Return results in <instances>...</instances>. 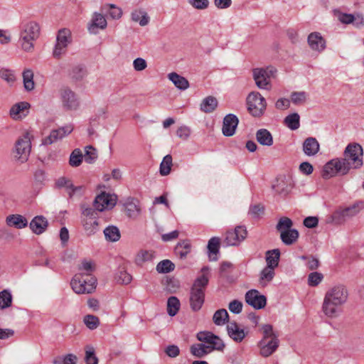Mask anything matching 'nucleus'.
<instances>
[{
	"label": "nucleus",
	"instance_id": "obj_52",
	"mask_svg": "<svg viewBox=\"0 0 364 364\" xmlns=\"http://www.w3.org/2000/svg\"><path fill=\"white\" fill-rule=\"evenodd\" d=\"M292 225L293 223L290 218L282 217L277 225V230L282 234V232L285 231V230H290Z\"/></svg>",
	"mask_w": 364,
	"mask_h": 364
},
{
	"label": "nucleus",
	"instance_id": "obj_55",
	"mask_svg": "<svg viewBox=\"0 0 364 364\" xmlns=\"http://www.w3.org/2000/svg\"><path fill=\"white\" fill-rule=\"evenodd\" d=\"M0 77L9 84H13L16 80L14 72L9 69L2 68L0 70Z\"/></svg>",
	"mask_w": 364,
	"mask_h": 364
},
{
	"label": "nucleus",
	"instance_id": "obj_18",
	"mask_svg": "<svg viewBox=\"0 0 364 364\" xmlns=\"http://www.w3.org/2000/svg\"><path fill=\"white\" fill-rule=\"evenodd\" d=\"M245 301L253 308L260 309L265 306L267 299L259 294L257 290L252 289L245 294Z\"/></svg>",
	"mask_w": 364,
	"mask_h": 364
},
{
	"label": "nucleus",
	"instance_id": "obj_2",
	"mask_svg": "<svg viewBox=\"0 0 364 364\" xmlns=\"http://www.w3.org/2000/svg\"><path fill=\"white\" fill-rule=\"evenodd\" d=\"M197 338L203 343L191 346V353L197 358H202L213 350L223 351L225 348L222 339L210 332H199Z\"/></svg>",
	"mask_w": 364,
	"mask_h": 364
},
{
	"label": "nucleus",
	"instance_id": "obj_11",
	"mask_svg": "<svg viewBox=\"0 0 364 364\" xmlns=\"http://www.w3.org/2000/svg\"><path fill=\"white\" fill-rule=\"evenodd\" d=\"M82 223L87 235H91L99 230L97 213L92 208H86L82 211Z\"/></svg>",
	"mask_w": 364,
	"mask_h": 364
},
{
	"label": "nucleus",
	"instance_id": "obj_10",
	"mask_svg": "<svg viewBox=\"0 0 364 364\" xmlns=\"http://www.w3.org/2000/svg\"><path fill=\"white\" fill-rule=\"evenodd\" d=\"M343 159L349 164L350 168H360L363 164L362 146L355 143L348 144L344 151Z\"/></svg>",
	"mask_w": 364,
	"mask_h": 364
},
{
	"label": "nucleus",
	"instance_id": "obj_51",
	"mask_svg": "<svg viewBox=\"0 0 364 364\" xmlns=\"http://www.w3.org/2000/svg\"><path fill=\"white\" fill-rule=\"evenodd\" d=\"M83 321L86 326L91 330L97 328L100 325L99 318L94 315L89 314L85 316Z\"/></svg>",
	"mask_w": 364,
	"mask_h": 364
},
{
	"label": "nucleus",
	"instance_id": "obj_40",
	"mask_svg": "<svg viewBox=\"0 0 364 364\" xmlns=\"http://www.w3.org/2000/svg\"><path fill=\"white\" fill-rule=\"evenodd\" d=\"M191 243L188 240H183L177 244L175 247V252L180 258H185L191 252Z\"/></svg>",
	"mask_w": 364,
	"mask_h": 364
},
{
	"label": "nucleus",
	"instance_id": "obj_62",
	"mask_svg": "<svg viewBox=\"0 0 364 364\" xmlns=\"http://www.w3.org/2000/svg\"><path fill=\"white\" fill-rule=\"evenodd\" d=\"M190 134L191 129L186 126L180 127L176 131V135L183 140H186Z\"/></svg>",
	"mask_w": 364,
	"mask_h": 364
},
{
	"label": "nucleus",
	"instance_id": "obj_47",
	"mask_svg": "<svg viewBox=\"0 0 364 364\" xmlns=\"http://www.w3.org/2000/svg\"><path fill=\"white\" fill-rule=\"evenodd\" d=\"M132 277L124 268H119L115 275V280L122 284H128L132 282Z\"/></svg>",
	"mask_w": 364,
	"mask_h": 364
},
{
	"label": "nucleus",
	"instance_id": "obj_37",
	"mask_svg": "<svg viewBox=\"0 0 364 364\" xmlns=\"http://www.w3.org/2000/svg\"><path fill=\"white\" fill-rule=\"evenodd\" d=\"M229 314L225 309H221L215 312L213 321L217 326H223L228 321Z\"/></svg>",
	"mask_w": 364,
	"mask_h": 364
},
{
	"label": "nucleus",
	"instance_id": "obj_59",
	"mask_svg": "<svg viewBox=\"0 0 364 364\" xmlns=\"http://www.w3.org/2000/svg\"><path fill=\"white\" fill-rule=\"evenodd\" d=\"M220 247V238L219 237H212L208 244V248L210 253L216 255L219 251Z\"/></svg>",
	"mask_w": 364,
	"mask_h": 364
},
{
	"label": "nucleus",
	"instance_id": "obj_63",
	"mask_svg": "<svg viewBox=\"0 0 364 364\" xmlns=\"http://www.w3.org/2000/svg\"><path fill=\"white\" fill-rule=\"evenodd\" d=\"M249 213L254 218H257L264 213V207L260 204L250 207Z\"/></svg>",
	"mask_w": 364,
	"mask_h": 364
},
{
	"label": "nucleus",
	"instance_id": "obj_30",
	"mask_svg": "<svg viewBox=\"0 0 364 364\" xmlns=\"http://www.w3.org/2000/svg\"><path fill=\"white\" fill-rule=\"evenodd\" d=\"M168 77L180 90H186L189 87L188 81L176 73H169Z\"/></svg>",
	"mask_w": 364,
	"mask_h": 364
},
{
	"label": "nucleus",
	"instance_id": "obj_46",
	"mask_svg": "<svg viewBox=\"0 0 364 364\" xmlns=\"http://www.w3.org/2000/svg\"><path fill=\"white\" fill-rule=\"evenodd\" d=\"M104 234L107 240L116 242L120 238L119 229L115 226H109L104 230Z\"/></svg>",
	"mask_w": 364,
	"mask_h": 364
},
{
	"label": "nucleus",
	"instance_id": "obj_23",
	"mask_svg": "<svg viewBox=\"0 0 364 364\" xmlns=\"http://www.w3.org/2000/svg\"><path fill=\"white\" fill-rule=\"evenodd\" d=\"M48 225L47 219L42 215L34 217L29 225L31 230L36 235L42 234L46 230Z\"/></svg>",
	"mask_w": 364,
	"mask_h": 364
},
{
	"label": "nucleus",
	"instance_id": "obj_22",
	"mask_svg": "<svg viewBox=\"0 0 364 364\" xmlns=\"http://www.w3.org/2000/svg\"><path fill=\"white\" fill-rule=\"evenodd\" d=\"M320 150V144L314 137L306 138L303 143V151L308 156H316Z\"/></svg>",
	"mask_w": 364,
	"mask_h": 364
},
{
	"label": "nucleus",
	"instance_id": "obj_42",
	"mask_svg": "<svg viewBox=\"0 0 364 364\" xmlns=\"http://www.w3.org/2000/svg\"><path fill=\"white\" fill-rule=\"evenodd\" d=\"M284 124L291 130L299 129L300 126V117L297 113H292L284 119Z\"/></svg>",
	"mask_w": 364,
	"mask_h": 364
},
{
	"label": "nucleus",
	"instance_id": "obj_31",
	"mask_svg": "<svg viewBox=\"0 0 364 364\" xmlns=\"http://www.w3.org/2000/svg\"><path fill=\"white\" fill-rule=\"evenodd\" d=\"M280 252L278 249H274L267 252L266 262L267 267L275 269L279 264Z\"/></svg>",
	"mask_w": 364,
	"mask_h": 364
},
{
	"label": "nucleus",
	"instance_id": "obj_39",
	"mask_svg": "<svg viewBox=\"0 0 364 364\" xmlns=\"http://www.w3.org/2000/svg\"><path fill=\"white\" fill-rule=\"evenodd\" d=\"M132 19L135 22H139L140 26H146L149 22V17L146 11L136 10L132 13Z\"/></svg>",
	"mask_w": 364,
	"mask_h": 364
},
{
	"label": "nucleus",
	"instance_id": "obj_15",
	"mask_svg": "<svg viewBox=\"0 0 364 364\" xmlns=\"http://www.w3.org/2000/svg\"><path fill=\"white\" fill-rule=\"evenodd\" d=\"M117 196L102 192L98 195L94 201V206L98 211L112 208L117 203Z\"/></svg>",
	"mask_w": 364,
	"mask_h": 364
},
{
	"label": "nucleus",
	"instance_id": "obj_4",
	"mask_svg": "<svg viewBox=\"0 0 364 364\" xmlns=\"http://www.w3.org/2000/svg\"><path fill=\"white\" fill-rule=\"evenodd\" d=\"M262 338L258 343L259 353L262 357L267 358L272 355L278 348L279 340L278 334L274 331L273 326L264 324L261 328Z\"/></svg>",
	"mask_w": 364,
	"mask_h": 364
},
{
	"label": "nucleus",
	"instance_id": "obj_29",
	"mask_svg": "<svg viewBox=\"0 0 364 364\" xmlns=\"http://www.w3.org/2000/svg\"><path fill=\"white\" fill-rule=\"evenodd\" d=\"M299 237V232L295 229L285 230L280 234L282 241L287 245L294 243Z\"/></svg>",
	"mask_w": 364,
	"mask_h": 364
},
{
	"label": "nucleus",
	"instance_id": "obj_13",
	"mask_svg": "<svg viewBox=\"0 0 364 364\" xmlns=\"http://www.w3.org/2000/svg\"><path fill=\"white\" fill-rule=\"evenodd\" d=\"M70 42V31L68 29H61L58 31L56 44L53 52V57L60 58L65 53L66 48Z\"/></svg>",
	"mask_w": 364,
	"mask_h": 364
},
{
	"label": "nucleus",
	"instance_id": "obj_35",
	"mask_svg": "<svg viewBox=\"0 0 364 364\" xmlns=\"http://www.w3.org/2000/svg\"><path fill=\"white\" fill-rule=\"evenodd\" d=\"M55 186L58 188H64L69 197H70L73 188V183L71 179L64 176L60 177L56 180Z\"/></svg>",
	"mask_w": 364,
	"mask_h": 364
},
{
	"label": "nucleus",
	"instance_id": "obj_33",
	"mask_svg": "<svg viewBox=\"0 0 364 364\" xmlns=\"http://www.w3.org/2000/svg\"><path fill=\"white\" fill-rule=\"evenodd\" d=\"M336 164L334 161V159L327 162L323 168L321 174L322 177L325 179H328L337 176V169L336 168Z\"/></svg>",
	"mask_w": 364,
	"mask_h": 364
},
{
	"label": "nucleus",
	"instance_id": "obj_60",
	"mask_svg": "<svg viewBox=\"0 0 364 364\" xmlns=\"http://www.w3.org/2000/svg\"><path fill=\"white\" fill-rule=\"evenodd\" d=\"M242 306L241 301L235 299L230 302L228 309L232 313L238 314L242 311Z\"/></svg>",
	"mask_w": 364,
	"mask_h": 364
},
{
	"label": "nucleus",
	"instance_id": "obj_43",
	"mask_svg": "<svg viewBox=\"0 0 364 364\" xmlns=\"http://www.w3.org/2000/svg\"><path fill=\"white\" fill-rule=\"evenodd\" d=\"M125 210L127 215L132 218H136L141 212L139 206L133 200L126 203Z\"/></svg>",
	"mask_w": 364,
	"mask_h": 364
},
{
	"label": "nucleus",
	"instance_id": "obj_32",
	"mask_svg": "<svg viewBox=\"0 0 364 364\" xmlns=\"http://www.w3.org/2000/svg\"><path fill=\"white\" fill-rule=\"evenodd\" d=\"M154 252L152 250H141L135 257V263L141 266L144 262L151 261L154 257Z\"/></svg>",
	"mask_w": 364,
	"mask_h": 364
},
{
	"label": "nucleus",
	"instance_id": "obj_9",
	"mask_svg": "<svg viewBox=\"0 0 364 364\" xmlns=\"http://www.w3.org/2000/svg\"><path fill=\"white\" fill-rule=\"evenodd\" d=\"M31 150V142L28 132H26L19 137L14 145L13 155L14 159L20 163L28 161Z\"/></svg>",
	"mask_w": 364,
	"mask_h": 364
},
{
	"label": "nucleus",
	"instance_id": "obj_56",
	"mask_svg": "<svg viewBox=\"0 0 364 364\" xmlns=\"http://www.w3.org/2000/svg\"><path fill=\"white\" fill-rule=\"evenodd\" d=\"M322 274L318 273L317 272H314L309 275L308 284L309 286L316 287L322 281Z\"/></svg>",
	"mask_w": 364,
	"mask_h": 364
},
{
	"label": "nucleus",
	"instance_id": "obj_44",
	"mask_svg": "<svg viewBox=\"0 0 364 364\" xmlns=\"http://www.w3.org/2000/svg\"><path fill=\"white\" fill-rule=\"evenodd\" d=\"M334 161L336 164V168L337 169V175H346L351 169L349 166V164H347V162H346L343 158H336L334 159Z\"/></svg>",
	"mask_w": 364,
	"mask_h": 364
},
{
	"label": "nucleus",
	"instance_id": "obj_19",
	"mask_svg": "<svg viewBox=\"0 0 364 364\" xmlns=\"http://www.w3.org/2000/svg\"><path fill=\"white\" fill-rule=\"evenodd\" d=\"M238 118L233 114H227L223 119L222 132L225 136H232L235 134L238 125Z\"/></svg>",
	"mask_w": 364,
	"mask_h": 364
},
{
	"label": "nucleus",
	"instance_id": "obj_1",
	"mask_svg": "<svg viewBox=\"0 0 364 364\" xmlns=\"http://www.w3.org/2000/svg\"><path fill=\"white\" fill-rule=\"evenodd\" d=\"M348 298V291L343 285H336L327 290L322 304L323 314L329 318L337 317Z\"/></svg>",
	"mask_w": 364,
	"mask_h": 364
},
{
	"label": "nucleus",
	"instance_id": "obj_17",
	"mask_svg": "<svg viewBox=\"0 0 364 364\" xmlns=\"http://www.w3.org/2000/svg\"><path fill=\"white\" fill-rule=\"evenodd\" d=\"M74 127L73 125L70 124H67L64 127H60L57 129L53 130L49 136H46L43 139V144L44 145H50L56 141L63 139L67 135L70 134Z\"/></svg>",
	"mask_w": 364,
	"mask_h": 364
},
{
	"label": "nucleus",
	"instance_id": "obj_50",
	"mask_svg": "<svg viewBox=\"0 0 364 364\" xmlns=\"http://www.w3.org/2000/svg\"><path fill=\"white\" fill-rule=\"evenodd\" d=\"M87 75L86 69L82 65H77L73 68L70 76L77 80L83 79Z\"/></svg>",
	"mask_w": 364,
	"mask_h": 364
},
{
	"label": "nucleus",
	"instance_id": "obj_34",
	"mask_svg": "<svg viewBox=\"0 0 364 364\" xmlns=\"http://www.w3.org/2000/svg\"><path fill=\"white\" fill-rule=\"evenodd\" d=\"M274 269L266 267L260 273L259 284L262 287H265L271 282L274 277Z\"/></svg>",
	"mask_w": 364,
	"mask_h": 364
},
{
	"label": "nucleus",
	"instance_id": "obj_7",
	"mask_svg": "<svg viewBox=\"0 0 364 364\" xmlns=\"http://www.w3.org/2000/svg\"><path fill=\"white\" fill-rule=\"evenodd\" d=\"M364 208L363 202H357L352 205L339 208L331 215V220L336 225L343 224L347 220L358 215Z\"/></svg>",
	"mask_w": 364,
	"mask_h": 364
},
{
	"label": "nucleus",
	"instance_id": "obj_28",
	"mask_svg": "<svg viewBox=\"0 0 364 364\" xmlns=\"http://www.w3.org/2000/svg\"><path fill=\"white\" fill-rule=\"evenodd\" d=\"M218 104V100L215 97L208 96L203 100L200 108L205 113H210L217 108Z\"/></svg>",
	"mask_w": 364,
	"mask_h": 364
},
{
	"label": "nucleus",
	"instance_id": "obj_8",
	"mask_svg": "<svg viewBox=\"0 0 364 364\" xmlns=\"http://www.w3.org/2000/svg\"><path fill=\"white\" fill-rule=\"evenodd\" d=\"M247 105L249 113L254 117H262L267 108V102L258 92H250L247 97Z\"/></svg>",
	"mask_w": 364,
	"mask_h": 364
},
{
	"label": "nucleus",
	"instance_id": "obj_20",
	"mask_svg": "<svg viewBox=\"0 0 364 364\" xmlns=\"http://www.w3.org/2000/svg\"><path fill=\"white\" fill-rule=\"evenodd\" d=\"M227 331L228 336L235 342L240 343L243 341L247 335V332L240 327L235 322H229L227 325Z\"/></svg>",
	"mask_w": 364,
	"mask_h": 364
},
{
	"label": "nucleus",
	"instance_id": "obj_64",
	"mask_svg": "<svg viewBox=\"0 0 364 364\" xmlns=\"http://www.w3.org/2000/svg\"><path fill=\"white\" fill-rule=\"evenodd\" d=\"M290 100L287 98H279L275 102V107L279 110H284L290 107Z\"/></svg>",
	"mask_w": 364,
	"mask_h": 364
},
{
	"label": "nucleus",
	"instance_id": "obj_61",
	"mask_svg": "<svg viewBox=\"0 0 364 364\" xmlns=\"http://www.w3.org/2000/svg\"><path fill=\"white\" fill-rule=\"evenodd\" d=\"M133 67L136 71H142L147 67L146 61L142 58H137L133 61Z\"/></svg>",
	"mask_w": 364,
	"mask_h": 364
},
{
	"label": "nucleus",
	"instance_id": "obj_54",
	"mask_svg": "<svg viewBox=\"0 0 364 364\" xmlns=\"http://www.w3.org/2000/svg\"><path fill=\"white\" fill-rule=\"evenodd\" d=\"M85 360L86 364H98V358L95 355V350L92 347H86Z\"/></svg>",
	"mask_w": 364,
	"mask_h": 364
},
{
	"label": "nucleus",
	"instance_id": "obj_14",
	"mask_svg": "<svg viewBox=\"0 0 364 364\" xmlns=\"http://www.w3.org/2000/svg\"><path fill=\"white\" fill-rule=\"evenodd\" d=\"M253 77L257 86L261 89H267L271 76L275 73L272 67L264 68H255L253 70Z\"/></svg>",
	"mask_w": 364,
	"mask_h": 364
},
{
	"label": "nucleus",
	"instance_id": "obj_49",
	"mask_svg": "<svg viewBox=\"0 0 364 364\" xmlns=\"http://www.w3.org/2000/svg\"><path fill=\"white\" fill-rule=\"evenodd\" d=\"M12 296L9 291L4 290L0 292V309H5L11 306Z\"/></svg>",
	"mask_w": 364,
	"mask_h": 364
},
{
	"label": "nucleus",
	"instance_id": "obj_21",
	"mask_svg": "<svg viewBox=\"0 0 364 364\" xmlns=\"http://www.w3.org/2000/svg\"><path fill=\"white\" fill-rule=\"evenodd\" d=\"M308 44L313 50L318 52L323 51L326 48V41L320 33L313 32L308 36Z\"/></svg>",
	"mask_w": 364,
	"mask_h": 364
},
{
	"label": "nucleus",
	"instance_id": "obj_38",
	"mask_svg": "<svg viewBox=\"0 0 364 364\" xmlns=\"http://www.w3.org/2000/svg\"><path fill=\"white\" fill-rule=\"evenodd\" d=\"M181 304L179 299L176 296H171L167 301V312L171 316H174L180 309Z\"/></svg>",
	"mask_w": 364,
	"mask_h": 364
},
{
	"label": "nucleus",
	"instance_id": "obj_3",
	"mask_svg": "<svg viewBox=\"0 0 364 364\" xmlns=\"http://www.w3.org/2000/svg\"><path fill=\"white\" fill-rule=\"evenodd\" d=\"M209 268L204 267L201 269L202 274L194 282L190 296L191 307L193 311H198L202 307L205 299V290L208 284Z\"/></svg>",
	"mask_w": 364,
	"mask_h": 364
},
{
	"label": "nucleus",
	"instance_id": "obj_45",
	"mask_svg": "<svg viewBox=\"0 0 364 364\" xmlns=\"http://www.w3.org/2000/svg\"><path fill=\"white\" fill-rule=\"evenodd\" d=\"M83 160V155L79 149H75L73 151L70 156L69 164L72 167L79 166Z\"/></svg>",
	"mask_w": 364,
	"mask_h": 364
},
{
	"label": "nucleus",
	"instance_id": "obj_36",
	"mask_svg": "<svg viewBox=\"0 0 364 364\" xmlns=\"http://www.w3.org/2000/svg\"><path fill=\"white\" fill-rule=\"evenodd\" d=\"M23 85L26 90L31 91L35 87V83L33 81V72L31 69H26L23 72Z\"/></svg>",
	"mask_w": 364,
	"mask_h": 364
},
{
	"label": "nucleus",
	"instance_id": "obj_27",
	"mask_svg": "<svg viewBox=\"0 0 364 364\" xmlns=\"http://www.w3.org/2000/svg\"><path fill=\"white\" fill-rule=\"evenodd\" d=\"M255 136L257 142L262 146H271L273 144V136L267 129H258Z\"/></svg>",
	"mask_w": 364,
	"mask_h": 364
},
{
	"label": "nucleus",
	"instance_id": "obj_57",
	"mask_svg": "<svg viewBox=\"0 0 364 364\" xmlns=\"http://www.w3.org/2000/svg\"><path fill=\"white\" fill-rule=\"evenodd\" d=\"M97 155L96 150L92 146H87L85 154L84 156L85 161L88 164H92L97 159Z\"/></svg>",
	"mask_w": 364,
	"mask_h": 364
},
{
	"label": "nucleus",
	"instance_id": "obj_5",
	"mask_svg": "<svg viewBox=\"0 0 364 364\" xmlns=\"http://www.w3.org/2000/svg\"><path fill=\"white\" fill-rule=\"evenodd\" d=\"M40 36V26L35 21H30L22 25L20 32L19 43L23 50L31 53L34 50V42Z\"/></svg>",
	"mask_w": 364,
	"mask_h": 364
},
{
	"label": "nucleus",
	"instance_id": "obj_48",
	"mask_svg": "<svg viewBox=\"0 0 364 364\" xmlns=\"http://www.w3.org/2000/svg\"><path fill=\"white\" fill-rule=\"evenodd\" d=\"M175 264L168 259H164L160 262L156 266V270L159 273H168L173 271Z\"/></svg>",
	"mask_w": 364,
	"mask_h": 364
},
{
	"label": "nucleus",
	"instance_id": "obj_6",
	"mask_svg": "<svg viewBox=\"0 0 364 364\" xmlns=\"http://www.w3.org/2000/svg\"><path fill=\"white\" fill-rule=\"evenodd\" d=\"M97 279L92 274H76L71 280L73 290L78 294H91L96 288Z\"/></svg>",
	"mask_w": 364,
	"mask_h": 364
},
{
	"label": "nucleus",
	"instance_id": "obj_26",
	"mask_svg": "<svg viewBox=\"0 0 364 364\" xmlns=\"http://www.w3.org/2000/svg\"><path fill=\"white\" fill-rule=\"evenodd\" d=\"M107 20L102 14L95 13L88 29L90 33H95L97 28L105 29L107 27Z\"/></svg>",
	"mask_w": 364,
	"mask_h": 364
},
{
	"label": "nucleus",
	"instance_id": "obj_12",
	"mask_svg": "<svg viewBox=\"0 0 364 364\" xmlns=\"http://www.w3.org/2000/svg\"><path fill=\"white\" fill-rule=\"evenodd\" d=\"M60 95L63 109L65 110H76L80 106L77 95L68 87L60 90Z\"/></svg>",
	"mask_w": 364,
	"mask_h": 364
},
{
	"label": "nucleus",
	"instance_id": "obj_24",
	"mask_svg": "<svg viewBox=\"0 0 364 364\" xmlns=\"http://www.w3.org/2000/svg\"><path fill=\"white\" fill-rule=\"evenodd\" d=\"M30 107L29 103L21 102L13 105L10 109V116L14 119H19L26 116L28 109Z\"/></svg>",
	"mask_w": 364,
	"mask_h": 364
},
{
	"label": "nucleus",
	"instance_id": "obj_25",
	"mask_svg": "<svg viewBox=\"0 0 364 364\" xmlns=\"http://www.w3.org/2000/svg\"><path fill=\"white\" fill-rule=\"evenodd\" d=\"M6 225L9 227H14L17 229H22L28 225L27 219L18 214L9 215L6 218Z\"/></svg>",
	"mask_w": 364,
	"mask_h": 364
},
{
	"label": "nucleus",
	"instance_id": "obj_16",
	"mask_svg": "<svg viewBox=\"0 0 364 364\" xmlns=\"http://www.w3.org/2000/svg\"><path fill=\"white\" fill-rule=\"evenodd\" d=\"M246 237V229L244 227L237 226L234 230L227 231L224 242L228 246L238 245Z\"/></svg>",
	"mask_w": 364,
	"mask_h": 364
},
{
	"label": "nucleus",
	"instance_id": "obj_58",
	"mask_svg": "<svg viewBox=\"0 0 364 364\" xmlns=\"http://www.w3.org/2000/svg\"><path fill=\"white\" fill-rule=\"evenodd\" d=\"M334 12L338 20L343 23L348 24L354 21L355 16L353 14H344L338 11Z\"/></svg>",
	"mask_w": 364,
	"mask_h": 364
},
{
	"label": "nucleus",
	"instance_id": "obj_41",
	"mask_svg": "<svg viewBox=\"0 0 364 364\" xmlns=\"http://www.w3.org/2000/svg\"><path fill=\"white\" fill-rule=\"evenodd\" d=\"M173 166L172 156L170 154L165 156L161 162L159 172L161 176H167L170 173Z\"/></svg>",
	"mask_w": 364,
	"mask_h": 364
},
{
	"label": "nucleus",
	"instance_id": "obj_53",
	"mask_svg": "<svg viewBox=\"0 0 364 364\" xmlns=\"http://www.w3.org/2000/svg\"><path fill=\"white\" fill-rule=\"evenodd\" d=\"M306 97H307V94L305 92H304V91H301V92H293L291 94V101L294 105H302V104H304L306 102Z\"/></svg>",
	"mask_w": 364,
	"mask_h": 364
}]
</instances>
